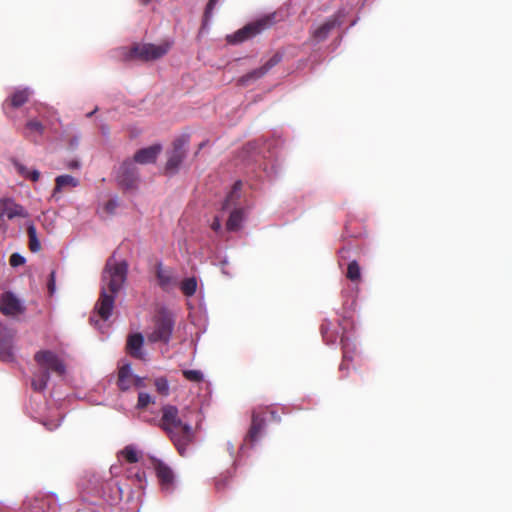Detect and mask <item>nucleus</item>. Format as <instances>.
<instances>
[{
  "label": "nucleus",
  "instance_id": "obj_1",
  "mask_svg": "<svg viewBox=\"0 0 512 512\" xmlns=\"http://www.w3.org/2000/svg\"><path fill=\"white\" fill-rule=\"evenodd\" d=\"M128 264L110 257L102 272L100 298L95 305L98 316L106 322L112 315L115 298L127 279Z\"/></svg>",
  "mask_w": 512,
  "mask_h": 512
},
{
  "label": "nucleus",
  "instance_id": "obj_2",
  "mask_svg": "<svg viewBox=\"0 0 512 512\" xmlns=\"http://www.w3.org/2000/svg\"><path fill=\"white\" fill-rule=\"evenodd\" d=\"M147 421L160 427L182 456L187 454V447L193 442L194 432L192 426L181 419L176 406L164 405L160 417H153Z\"/></svg>",
  "mask_w": 512,
  "mask_h": 512
},
{
  "label": "nucleus",
  "instance_id": "obj_3",
  "mask_svg": "<svg viewBox=\"0 0 512 512\" xmlns=\"http://www.w3.org/2000/svg\"><path fill=\"white\" fill-rule=\"evenodd\" d=\"M175 317L166 308H161L154 316L152 324L146 330V338L149 343L168 345L174 331Z\"/></svg>",
  "mask_w": 512,
  "mask_h": 512
},
{
  "label": "nucleus",
  "instance_id": "obj_4",
  "mask_svg": "<svg viewBox=\"0 0 512 512\" xmlns=\"http://www.w3.org/2000/svg\"><path fill=\"white\" fill-rule=\"evenodd\" d=\"M276 22V13L266 14L253 22L248 23L234 34L227 36V41L232 44L244 42L262 31L270 28Z\"/></svg>",
  "mask_w": 512,
  "mask_h": 512
},
{
  "label": "nucleus",
  "instance_id": "obj_5",
  "mask_svg": "<svg viewBox=\"0 0 512 512\" xmlns=\"http://www.w3.org/2000/svg\"><path fill=\"white\" fill-rule=\"evenodd\" d=\"M170 47L169 42L159 45L152 43L136 44L131 49V56L145 61L157 60L167 54Z\"/></svg>",
  "mask_w": 512,
  "mask_h": 512
},
{
  "label": "nucleus",
  "instance_id": "obj_6",
  "mask_svg": "<svg viewBox=\"0 0 512 512\" xmlns=\"http://www.w3.org/2000/svg\"><path fill=\"white\" fill-rule=\"evenodd\" d=\"M35 360L39 364L41 371H50L58 375H64L66 367L60 357L49 350L39 351L35 354Z\"/></svg>",
  "mask_w": 512,
  "mask_h": 512
},
{
  "label": "nucleus",
  "instance_id": "obj_7",
  "mask_svg": "<svg viewBox=\"0 0 512 512\" xmlns=\"http://www.w3.org/2000/svg\"><path fill=\"white\" fill-rule=\"evenodd\" d=\"M116 178L119 185L124 189H134L138 181L135 163L131 160L124 161L117 170Z\"/></svg>",
  "mask_w": 512,
  "mask_h": 512
},
{
  "label": "nucleus",
  "instance_id": "obj_8",
  "mask_svg": "<svg viewBox=\"0 0 512 512\" xmlns=\"http://www.w3.org/2000/svg\"><path fill=\"white\" fill-rule=\"evenodd\" d=\"M24 302L11 291L4 292L0 297V311L6 316H17L25 311Z\"/></svg>",
  "mask_w": 512,
  "mask_h": 512
},
{
  "label": "nucleus",
  "instance_id": "obj_9",
  "mask_svg": "<svg viewBox=\"0 0 512 512\" xmlns=\"http://www.w3.org/2000/svg\"><path fill=\"white\" fill-rule=\"evenodd\" d=\"M155 470L162 492L166 495H171L176 489L174 472L163 462H158L155 466Z\"/></svg>",
  "mask_w": 512,
  "mask_h": 512
},
{
  "label": "nucleus",
  "instance_id": "obj_10",
  "mask_svg": "<svg viewBox=\"0 0 512 512\" xmlns=\"http://www.w3.org/2000/svg\"><path fill=\"white\" fill-rule=\"evenodd\" d=\"M1 214L9 220L15 218H28V210L21 204L17 203L12 197H4L0 199Z\"/></svg>",
  "mask_w": 512,
  "mask_h": 512
},
{
  "label": "nucleus",
  "instance_id": "obj_11",
  "mask_svg": "<svg viewBox=\"0 0 512 512\" xmlns=\"http://www.w3.org/2000/svg\"><path fill=\"white\" fill-rule=\"evenodd\" d=\"M282 54L277 52L269 60H267L261 67L252 70L248 74L240 78L242 85H248L251 81L260 79L266 75L274 66H276L282 60Z\"/></svg>",
  "mask_w": 512,
  "mask_h": 512
},
{
  "label": "nucleus",
  "instance_id": "obj_12",
  "mask_svg": "<svg viewBox=\"0 0 512 512\" xmlns=\"http://www.w3.org/2000/svg\"><path fill=\"white\" fill-rule=\"evenodd\" d=\"M343 17L344 12L339 10L335 15L327 19L321 26L313 30V38L318 42L325 40L333 29L339 27L342 24Z\"/></svg>",
  "mask_w": 512,
  "mask_h": 512
},
{
  "label": "nucleus",
  "instance_id": "obj_13",
  "mask_svg": "<svg viewBox=\"0 0 512 512\" xmlns=\"http://www.w3.org/2000/svg\"><path fill=\"white\" fill-rule=\"evenodd\" d=\"M186 144L185 139H177L174 142V147L171 153L169 154L167 163H166V171L170 174H174L177 172L179 166L185 158V150L184 146Z\"/></svg>",
  "mask_w": 512,
  "mask_h": 512
},
{
  "label": "nucleus",
  "instance_id": "obj_14",
  "mask_svg": "<svg viewBox=\"0 0 512 512\" xmlns=\"http://www.w3.org/2000/svg\"><path fill=\"white\" fill-rule=\"evenodd\" d=\"M345 319L340 323L342 326V336H341V346L343 352V360L340 364V370L343 371L348 369V364L353 360V355L356 352V345L352 341L350 335L347 333L346 328L344 326Z\"/></svg>",
  "mask_w": 512,
  "mask_h": 512
},
{
  "label": "nucleus",
  "instance_id": "obj_15",
  "mask_svg": "<svg viewBox=\"0 0 512 512\" xmlns=\"http://www.w3.org/2000/svg\"><path fill=\"white\" fill-rule=\"evenodd\" d=\"M155 276L158 285L165 291H169L177 283L175 272L171 268H165L162 262L156 264Z\"/></svg>",
  "mask_w": 512,
  "mask_h": 512
},
{
  "label": "nucleus",
  "instance_id": "obj_16",
  "mask_svg": "<svg viewBox=\"0 0 512 512\" xmlns=\"http://www.w3.org/2000/svg\"><path fill=\"white\" fill-rule=\"evenodd\" d=\"M0 356L4 361L14 358L13 335L7 328H0Z\"/></svg>",
  "mask_w": 512,
  "mask_h": 512
},
{
  "label": "nucleus",
  "instance_id": "obj_17",
  "mask_svg": "<svg viewBox=\"0 0 512 512\" xmlns=\"http://www.w3.org/2000/svg\"><path fill=\"white\" fill-rule=\"evenodd\" d=\"M162 150L160 144H154L146 148L138 150L134 155L135 163L150 164L154 163Z\"/></svg>",
  "mask_w": 512,
  "mask_h": 512
},
{
  "label": "nucleus",
  "instance_id": "obj_18",
  "mask_svg": "<svg viewBox=\"0 0 512 512\" xmlns=\"http://www.w3.org/2000/svg\"><path fill=\"white\" fill-rule=\"evenodd\" d=\"M144 336L141 333H134L129 335L127 339L126 348L128 353L138 359H144L146 353L143 349Z\"/></svg>",
  "mask_w": 512,
  "mask_h": 512
},
{
  "label": "nucleus",
  "instance_id": "obj_19",
  "mask_svg": "<svg viewBox=\"0 0 512 512\" xmlns=\"http://www.w3.org/2000/svg\"><path fill=\"white\" fill-rule=\"evenodd\" d=\"M79 185V180L71 175L64 174L59 175L55 178V187L52 192V197L58 199V195L62 192V190L66 187H77Z\"/></svg>",
  "mask_w": 512,
  "mask_h": 512
},
{
  "label": "nucleus",
  "instance_id": "obj_20",
  "mask_svg": "<svg viewBox=\"0 0 512 512\" xmlns=\"http://www.w3.org/2000/svg\"><path fill=\"white\" fill-rule=\"evenodd\" d=\"M270 147H271L270 144L266 145V148L268 149L269 155L268 156H266V155L262 156L263 159L259 163V167L265 172V174L269 178H272V177H274V176H276L278 174V172H279V165L276 163V160L272 159L273 158V153L270 151Z\"/></svg>",
  "mask_w": 512,
  "mask_h": 512
},
{
  "label": "nucleus",
  "instance_id": "obj_21",
  "mask_svg": "<svg viewBox=\"0 0 512 512\" xmlns=\"http://www.w3.org/2000/svg\"><path fill=\"white\" fill-rule=\"evenodd\" d=\"M32 94L33 91L28 87L16 89L7 101L10 102L12 107L18 108L26 103Z\"/></svg>",
  "mask_w": 512,
  "mask_h": 512
},
{
  "label": "nucleus",
  "instance_id": "obj_22",
  "mask_svg": "<svg viewBox=\"0 0 512 512\" xmlns=\"http://www.w3.org/2000/svg\"><path fill=\"white\" fill-rule=\"evenodd\" d=\"M25 129V136L31 139L32 141L37 142L35 134L38 136H42L44 134L45 128L40 121L36 119H31L26 123Z\"/></svg>",
  "mask_w": 512,
  "mask_h": 512
},
{
  "label": "nucleus",
  "instance_id": "obj_23",
  "mask_svg": "<svg viewBox=\"0 0 512 512\" xmlns=\"http://www.w3.org/2000/svg\"><path fill=\"white\" fill-rule=\"evenodd\" d=\"M265 427V421L258 415L253 414L251 428L248 433V438L251 442H256L261 436Z\"/></svg>",
  "mask_w": 512,
  "mask_h": 512
},
{
  "label": "nucleus",
  "instance_id": "obj_24",
  "mask_svg": "<svg viewBox=\"0 0 512 512\" xmlns=\"http://www.w3.org/2000/svg\"><path fill=\"white\" fill-rule=\"evenodd\" d=\"M244 220V213L242 209H233L229 215L226 223V228L229 231H237L240 229L241 224Z\"/></svg>",
  "mask_w": 512,
  "mask_h": 512
},
{
  "label": "nucleus",
  "instance_id": "obj_25",
  "mask_svg": "<svg viewBox=\"0 0 512 512\" xmlns=\"http://www.w3.org/2000/svg\"><path fill=\"white\" fill-rule=\"evenodd\" d=\"M241 187H242V183L241 181H237L234 185H233V188L232 190L230 191V193L226 196L223 204H222V209L223 210H229L231 209L236 201L239 199L240 197V190H241Z\"/></svg>",
  "mask_w": 512,
  "mask_h": 512
},
{
  "label": "nucleus",
  "instance_id": "obj_26",
  "mask_svg": "<svg viewBox=\"0 0 512 512\" xmlns=\"http://www.w3.org/2000/svg\"><path fill=\"white\" fill-rule=\"evenodd\" d=\"M50 374L48 371H39L32 379L31 385L35 391H44L48 385Z\"/></svg>",
  "mask_w": 512,
  "mask_h": 512
},
{
  "label": "nucleus",
  "instance_id": "obj_27",
  "mask_svg": "<svg viewBox=\"0 0 512 512\" xmlns=\"http://www.w3.org/2000/svg\"><path fill=\"white\" fill-rule=\"evenodd\" d=\"M27 234L29 238V248L32 252H38L41 249V244L37 236V230L32 222L27 223Z\"/></svg>",
  "mask_w": 512,
  "mask_h": 512
},
{
  "label": "nucleus",
  "instance_id": "obj_28",
  "mask_svg": "<svg viewBox=\"0 0 512 512\" xmlns=\"http://www.w3.org/2000/svg\"><path fill=\"white\" fill-rule=\"evenodd\" d=\"M155 403V397H153L151 394L139 391L138 392V399L136 403V409L138 410H144L147 408L149 404Z\"/></svg>",
  "mask_w": 512,
  "mask_h": 512
},
{
  "label": "nucleus",
  "instance_id": "obj_29",
  "mask_svg": "<svg viewBox=\"0 0 512 512\" xmlns=\"http://www.w3.org/2000/svg\"><path fill=\"white\" fill-rule=\"evenodd\" d=\"M197 289V281L194 277L187 278L181 283V290L186 296H192Z\"/></svg>",
  "mask_w": 512,
  "mask_h": 512
},
{
  "label": "nucleus",
  "instance_id": "obj_30",
  "mask_svg": "<svg viewBox=\"0 0 512 512\" xmlns=\"http://www.w3.org/2000/svg\"><path fill=\"white\" fill-rule=\"evenodd\" d=\"M346 276L351 281H357L360 279L361 271L357 261L353 260L348 264Z\"/></svg>",
  "mask_w": 512,
  "mask_h": 512
},
{
  "label": "nucleus",
  "instance_id": "obj_31",
  "mask_svg": "<svg viewBox=\"0 0 512 512\" xmlns=\"http://www.w3.org/2000/svg\"><path fill=\"white\" fill-rule=\"evenodd\" d=\"M121 454L130 463H136L139 460L138 450L133 445L126 446Z\"/></svg>",
  "mask_w": 512,
  "mask_h": 512
},
{
  "label": "nucleus",
  "instance_id": "obj_32",
  "mask_svg": "<svg viewBox=\"0 0 512 512\" xmlns=\"http://www.w3.org/2000/svg\"><path fill=\"white\" fill-rule=\"evenodd\" d=\"M330 326L331 323L329 321H325L321 325V333L326 344L333 345L336 342V336L333 333H330Z\"/></svg>",
  "mask_w": 512,
  "mask_h": 512
},
{
  "label": "nucleus",
  "instance_id": "obj_33",
  "mask_svg": "<svg viewBox=\"0 0 512 512\" xmlns=\"http://www.w3.org/2000/svg\"><path fill=\"white\" fill-rule=\"evenodd\" d=\"M219 0H209L205 12H204V18H203V27H206L209 25V22L213 18V11L215 7L217 6Z\"/></svg>",
  "mask_w": 512,
  "mask_h": 512
},
{
  "label": "nucleus",
  "instance_id": "obj_34",
  "mask_svg": "<svg viewBox=\"0 0 512 512\" xmlns=\"http://www.w3.org/2000/svg\"><path fill=\"white\" fill-rule=\"evenodd\" d=\"M72 135L67 140V145L70 150H76L80 144L81 134L76 128H71Z\"/></svg>",
  "mask_w": 512,
  "mask_h": 512
},
{
  "label": "nucleus",
  "instance_id": "obj_35",
  "mask_svg": "<svg viewBox=\"0 0 512 512\" xmlns=\"http://www.w3.org/2000/svg\"><path fill=\"white\" fill-rule=\"evenodd\" d=\"M184 377L192 382H201L204 379V375L200 370H184Z\"/></svg>",
  "mask_w": 512,
  "mask_h": 512
},
{
  "label": "nucleus",
  "instance_id": "obj_36",
  "mask_svg": "<svg viewBox=\"0 0 512 512\" xmlns=\"http://www.w3.org/2000/svg\"><path fill=\"white\" fill-rule=\"evenodd\" d=\"M155 387L160 394L168 395L169 383L166 378L160 377L155 380Z\"/></svg>",
  "mask_w": 512,
  "mask_h": 512
},
{
  "label": "nucleus",
  "instance_id": "obj_37",
  "mask_svg": "<svg viewBox=\"0 0 512 512\" xmlns=\"http://www.w3.org/2000/svg\"><path fill=\"white\" fill-rule=\"evenodd\" d=\"M12 163H13V166L15 167L17 173L20 174L23 178L27 179L31 169H29L27 166H25L23 163H21L18 160H13Z\"/></svg>",
  "mask_w": 512,
  "mask_h": 512
},
{
  "label": "nucleus",
  "instance_id": "obj_38",
  "mask_svg": "<svg viewBox=\"0 0 512 512\" xmlns=\"http://www.w3.org/2000/svg\"><path fill=\"white\" fill-rule=\"evenodd\" d=\"M117 386L122 393L127 392L131 387H133V381L129 378H118Z\"/></svg>",
  "mask_w": 512,
  "mask_h": 512
},
{
  "label": "nucleus",
  "instance_id": "obj_39",
  "mask_svg": "<svg viewBox=\"0 0 512 512\" xmlns=\"http://www.w3.org/2000/svg\"><path fill=\"white\" fill-rule=\"evenodd\" d=\"M9 262L12 267H18L25 264L26 259L20 253L15 252L10 256Z\"/></svg>",
  "mask_w": 512,
  "mask_h": 512
},
{
  "label": "nucleus",
  "instance_id": "obj_40",
  "mask_svg": "<svg viewBox=\"0 0 512 512\" xmlns=\"http://www.w3.org/2000/svg\"><path fill=\"white\" fill-rule=\"evenodd\" d=\"M134 377L132 372V367L130 364L123 365L118 373V378H129L132 379Z\"/></svg>",
  "mask_w": 512,
  "mask_h": 512
},
{
  "label": "nucleus",
  "instance_id": "obj_41",
  "mask_svg": "<svg viewBox=\"0 0 512 512\" xmlns=\"http://www.w3.org/2000/svg\"><path fill=\"white\" fill-rule=\"evenodd\" d=\"M119 206V200L117 197H113L111 199H109L107 201V203L105 204V210L107 213L109 214H113L115 212V210L118 208Z\"/></svg>",
  "mask_w": 512,
  "mask_h": 512
},
{
  "label": "nucleus",
  "instance_id": "obj_42",
  "mask_svg": "<svg viewBox=\"0 0 512 512\" xmlns=\"http://www.w3.org/2000/svg\"><path fill=\"white\" fill-rule=\"evenodd\" d=\"M61 422L62 418L56 421H46L43 424L48 430L53 431L61 425Z\"/></svg>",
  "mask_w": 512,
  "mask_h": 512
},
{
  "label": "nucleus",
  "instance_id": "obj_43",
  "mask_svg": "<svg viewBox=\"0 0 512 512\" xmlns=\"http://www.w3.org/2000/svg\"><path fill=\"white\" fill-rule=\"evenodd\" d=\"M222 228L221 220L219 217H215L211 223V229L215 232H220Z\"/></svg>",
  "mask_w": 512,
  "mask_h": 512
},
{
  "label": "nucleus",
  "instance_id": "obj_44",
  "mask_svg": "<svg viewBox=\"0 0 512 512\" xmlns=\"http://www.w3.org/2000/svg\"><path fill=\"white\" fill-rule=\"evenodd\" d=\"M48 289H49L51 294H53L55 292V272L54 271H52L50 273V279H49V282H48Z\"/></svg>",
  "mask_w": 512,
  "mask_h": 512
},
{
  "label": "nucleus",
  "instance_id": "obj_45",
  "mask_svg": "<svg viewBox=\"0 0 512 512\" xmlns=\"http://www.w3.org/2000/svg\"><path fill=\"white\" fill-rule=\"evenodd\" d=\"M40 178V172L37 169H31L28 180H31L33 182H37Z\"/></svg>",
  "mask_w": 512,
  "mask_h": 512
},
{
  "label": "nucleus",
  "instance_id": "obj_46",
  "mask_svg": "<svg viewBox=\"0 0 512 512\" xmlns=\"http://www.w3.org/2000/svg\"><path fill=\"white\" fill-rule=\"evenodd\" d=\"M132 381H133V387L135 388H142L144 386V379L139 377V376H135L132 378Z\"/></svg>",
  "mask_w": 512,
  "mask_h": 512
},
{
  "label": "nucleus",
  "instance_id": "obj_47",
  "mask_svg": "<svg viewBox=\"0 0 512 512\" xmlns=\"http://www.w3.org/2000/svg\"><path fill=\"white\" fill-rule=\"evenodd\" d=\"M80 166H81V164L78 160H71L67 163V167L69 169H79Z\"/></svg>",
  "mask_w": 512,
  "mask_h": 512
},
{
  "label": "nucleus",
  "instance_id": "obj_48",
  "mask_svg": "<svg viewBox=\"0 0 512 512\" xmlns=\"http://www.w3.org/2000/svg\"><path fill=\"white\" fill-rule=\"evenodd\" d=\"M101 131H102V134H103L104 136H108V134H109V129H108V127H107L106 125H102V126H101Z\"/></svg>",
  "mask_w": 512,
  "mask_h": 512
},
{
  "label": "nucleus",
  "instance_id": "obj_49",
  "mask_svg": "<svg viewBox=\"0 0 512 512\" xmlns=\"http://www.w3.org/2000/svg\"><path fill=\"white\" fill-rule=\"evenodd\" d=\"M349 250H347L346 248H342L339 253H340V256L342 258H345L346 257V254H348Z\"/></svg>",
  "mask_w": 512,
  "mask_h": 512
},
{
  "label": "nucleus",
  "instance_id": "obj_50",
  "mask_svg": "<svg viewBox=\"0 0 512 512\" xmlns=\"http://www.w3.org/2000/svg\"><path fill=\"white\" fill-rule=\"evenodd\" d=\"M227 449H228L230 455H233L234 447H233L232 443H230V442L227 443Z\"/></svg>",
  "mask_w": 512,
  "mask_h": 512
},
{
  "label": "nucleus",
  "instance_id": "obj_51",
  "mask_svg": "<svg viewBox=\"0 0 512 512\" xmlns=\"http://www.w3.org/2000/svg\"><path fill=\"white\" fill-rule=\"evenodd\" d=\"M97 111H98V107H96L93 111L87 113L86 117H88V118L92 117Z\"/></svg>",
  "mask_w": 512,
  "mask_h": 512
},
{
  "label": "nucleus",
  "instance_id": "obj_52",
  "mask_svg": "<svg viewBox=\"0 0 512 512\" xmlns=\"http://www.w3.org/2000/svg\"><path fill=\"white\" fill-rule=\"evenodd\" d=\"M224 486H225L224 483H222L221 481H217L216 482V488L218 490L222 489Z\"/></svg>",
  "mask_w": 512,
  "mask_h": 512
},
{
  "label": "nucleus",
  "instance_id": "obj_53",
  "mask_svg": "<svg viewBox=\"0 0 512 512\" xmlns=\"http://www.w3.org/2000/svg\"><path fill=\"white\" fill-rule=\"evenodd\" d=\"M271 416H272V418H273V419H275V420L279 421V417L276 415V413H275V412H272V413H271Z\"/></svg>",
  "mask_w": 512,
  "mask_h": 512
},
{
  "label": "nucleus",
  "instance_id": "obj_54",
  "mask_svg": "<svg viewBox=\"0 0 512 512\" xmlns=\"http://www.w3.org/2000/svg\"><path fill=\"white\" fill-rule=\"evenodd\" d=\"M136 476H137V478L139 479V481H141V480H142V477H144V472H143V473H141V474H140V473H137V474H136Z\"/></svg>",
  "mask_w": 512,
  "mask_h": 512
},
{
  "label": "nucleus",
  "instance_id": "obj_55",
  "mask_svg": "<svg viewBox=\"0 0 512 512\" xmlns=\"http://www.w3.org/2000/svg\"><path fill=\"white\" fill-rule=\"evenodd\" d=\"M91 322H93L95 326L99 324V320H95L94 317H91Z\"/></svg>",
  "mask_w": 512,
  "mask_h": 512
},
{
  "label": "nucleus",
  "instance_id": "obj_56",
  "mask_svg": "<svg viewBox=\"0 0 512 512\" xmlns=\"http://www.w3.org/2000/svg\"><path fill=\"white\" fill-rule=\"evenodd\" d=\"M248 146H249V148H250V149H252V150L256 149L255 144H252V143H251V144H249Z\"/></svg>",
  "mask_w": 512,
  "mask_h": 512
},
{
  "label": "nucleus",
  "instance_id": "obj_57",
  "mask_svg": "<svg viewBox=\"0 0 512 512\" xmlns=\"http://www.w3.org/2000/svg\"><path fill=\"white\" fill-rule=\"evenodd\" d=\"M243 450H244V446L242 445V446L240 447V452H242Z\"/></svg>",
  "mask_w": 512,
  "mask_h": 512
}]
</instances>
